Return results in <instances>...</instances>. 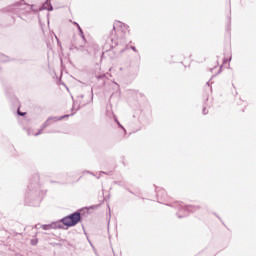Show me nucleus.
Listing matches in <instances>:
<instances>
[{
    "mask_svg": "<svg viewBox=\"0 0 256 256\" xmlns=\"http://www.w3.org/2000/svg\"><path fill=\"white\" fill-rule=\"evenodd\" d=\"M44 195L45 192L41 190V184H39V175L35 174L28 185L24 203L29 207H39Z\"/></svg>",
    "mask_w": 256,
    "mask_h": 256,
    "instance_id": "1",
    "label": "nucleus"
},
{
    "mask_svg": "<svg viewBox=\"0 0 256 256\" xmlns=\"http://www.w3.org/2000/svg\"><path fill=\"white\" fill-rule=\"evenodd\" d=\"M81 219V212L75 211L58 221L52 222L50 224H42L40 225V228L43 229V231H51V229H64V227L69 229V227H75V225L81 223Z\"/></svg>",
    "mask_w": 256,
    "mask_h": 256,
    "instance_id": "2",
    "label": "nucleus"
},
{
    "mask_svg": "<svg viewBox=\"0 0 256 256\" xmlns=\"http://www.w3.org/2000/svg\"><path fill=\"white\" fill-rule=\"evenodd\" d=\"M168 206L177 209L179 213H184H177L178 219H183L184 217H187L188 213H195V211H199V209H201V206L199 205H183V202H174L173 204H169Z\"/></svg>",
    "mask_w": 256,
    "mask_h": 256,
    "instance_id": "3",
    "label": "nucleus"
},
{
    "mask_svg": "<svg viewBox=\"0 0 256 256\" xmlns=\"http://www.w3.org/2000/svg\"><path fill=\"white\" fill-rule=\"evenodd\" d=\"M106 45H109L111 49L119 45V39H117V30L115 29V24L113 25V30L110 31L106 38Z\"/></svg>",
    "mask_w": 256,
    "mask_h": 256,
    "instance_id": "4",
    "label": "nucleus"
},
{
    "mask_svg": "<svg viewBox=\"0 0 256 256\" xmlns=\"http://www.w3.org/2000/svg\"><path fill=\"white\" fill-rule=\"evenodd\" d=\"M73 114H66L63 116H50L42 125V129H47V127H50L53 123H56V121H63V119L67 117H71Z\"/></svg>",
    "mask_w": 256,
    "mask_h": 256,
    "instance_id": "5",
    "label": "nucleus"
},
{
    "mask_svg": "<svg viewBox=\"0 0 256 256\" xmlns=\"http://www.w3.org/2000/svg\"><path fill=\"white\" fill-rule=\"evenodd\" d=\"M11 101H12L13 105L17 107V114L20 117H25L27 115V112L20 111L21 105L19 104V99H17V97H12Z\"/></svg>",
    "mask_w": 256,
    "mask_h": 256,
    "instance_id": "6",
    "label": "nucleus"
},
{
    "mask_svg": "<svg viewBox=\"0 0 256 256\" xmlns=\"http://www.w3.org/2000/svg\"><path fill=\"white\" fill-rule=\"evenodd\" d=\"M25 7H29V5L27 3H25L24 0H21V3H16L14 5V9H15L16 13H19V11L25 9Z\"/></svg>",
    "mask_w": 256,
    "mask_h": 256,
    "instance_id": "7",
    "label": "nucleus"
},
{
    "mask_svg": "<svg viewBox=\"0 0 256 256\" xmlns=\"http://www.w3.org/2000/svg\"><path fill=\"white\" fill-rule=\"evenodd\" d=\"M156 197H158V199H161V201H163V199L167 198V192L164 189H156Z\"/></svg>",
    "mask_w": 256,
    "mask_h": 256,
    "instance_id": "8",
    "label": "nucleus"
},
{
    "mask_svg": "<svg viewBox=\"0 0 256 256\" xmlns=\"http://www.w3.org/2000/svg\"><path fill=\"white\" fill-rule=\"evenodd\" d=\"M42 9H44L46 11H53V4H51V0H46L42 4Z\"/></svg>",
    "mask_w": 256,
    "mask_h": 256,
    "instance_id": "9",
    "label": "nucleus"
},
{
    "mask_svg": "<svg viewBox=\"0 0 256 256\" xmlns=\"http://www.w3.org/2000/svg\"><path fill=\"white\" fill-rule=\"evenodd\" d=\"M114 121L117 124L118 129H122L124 135H127V129H125V126L121 122H119V120L117 119V116H114Z\"/></svg>",
    "mask_w": 256,
    "mask_h": 256,
    "instance_id": "10",
    "label": "nucleus"
},
{
    "mask_svg": "<svg viewBox=\"0 0 256 256\" xmlns=\"http://www.w3.org/2000/svg\"><path fill=\"white\" fill-rule=\"evenodd\" d=\"M113 184H114V185H118L119 187H123L124 189H126V188H127V184H126V182H125V181H123V180H120V181H114V182H113Z\"/></svg>",
    "mask_w": 256,
    "mask_h": 256,
    "instance_id": "11",
    "label": "nucleus"
},
{
    "mask_svg": "<svg viewBox=\"0 0 256 256\" xmlns=\"http://www.w3.org/2000/svg\"><path fill=\"white\" fill-rule=\"evenodd\" d=\"M7 62H9V57L0 53V63H7Z\"/></svg>",
    "mask_w": 256,
    "mask_h": 256,
    "instance_id": "12",
    "label": "nucleus"
},
{
    "mask_svg": "<svg viewBox=\"0 0 256 256\" xmlns=\"http://www.w3.org/2000/svg\"><path fill=\"white\" fill-rule=\"evenodd\" d=\"M96 78L98 79V81H103V83H105V79H107V74L97 75Z\"/></svg>",
    "mask_w": 256,
    "mask_h": 256,
    "instance_id": "13",
    "label": "nucleus"
},
{
    "mask_svg": "<svg viewBox=\"0 0 256 256\" xmlns=\"http://www.w3.org/2000/svg\"><path fill=\"white\" fill-rule=\"evenodd\" d=\"M78 32H79L81 39H83V41H86L85 34L83 33V29L81 28V26H78Z\"/></svg>",
    "mask_w": 256,
    "mask_h": 256,
    "instance_id": "14",
    "label": "nucleus"
},
{
    "mask_svg": "<svg viewBox=\"0 0 256 256\" xmlns=\"http://www.w3.org/2000/svg\"><path fill=\"white\" fill-rule=\"evenodd\" d=\"M38 243H39V239H38V238H35V239H32V240H31V245H32L33 247L37 246Z\"/></svg>",
    "mask_w": 256,
    "mask_h": 256,
    "instance_id": "15",
    "label": "nucleus"
},
{
    "mask_svg": "<svg viewBox=\"0 0 256 256\" xmlns=\"http://www.w3.org/2000/svg\"><path fill=\"white\" fill-rule=\"evenodd\" d=\"M202 113H203V115H207V113H209V112L207 111V102L204 103V107H203V109H202Z\"/></svg>",
    "mask_w": 256,
    "mask_h": 256,
    "instance_id": "16",
    "label": "nucleus"
},
{
    "mask_svg": "<svg viewBox=\"0 0 256 256\" xmlns=\"http://www.w3.org/2000/svg\"><path fill=\"white\" fill-rule=\"evenodd\" d=\"M45 129L42 127L38 130V132L35 134V137H38V135H41Z\"/></svg>",
    "mask_w": 256,
    "mask_h": 256,
    "instance_id": "17",
    "label": "nucleus"
},
{
    "mask_svg": "<svg viewBox=\"0 0 256 256\" xmlns=\"http://www.w3.org/2000/svg\"><path fill=\"white\" fill-rule=\"evenodd\" d=\"M229 61H231V58H224L223 59V65H225V63H229Z\"/></svg>",
    "mask_w": 256,
    "mask_h": 256,
    "instance_id": "18",
    "label": "nucleus"
},
{
    "mask_svg": "<svg viewBox=\"0 0 256 256\" xmlns=\"http://www.w3.org/2000/svg\"><path fill=\"white\" fill-rule=\"evenodd\" d=\"M222 71H223V65H221V66H220V68H219V70H218V72H217V74H216V75L221 74V73H222Z\"/></svg>",
    "mask_w": 256,
    "mask_h": 256,
    "instance_id": "19",
    "label": "nucleus"
},
{
    "mask_svg": "<svg viewBox=\"0 0 256 256\" xmlns=\"http://www.w3.org/2000/svg\"><path fill=\"white\" fill-rule=\"evenodd\" d=\"M127 191H128V193H131V195H136L137 196V194H135V192H133L131 189H129V188H125Z\"/></svg>",
    "mask_w": 256,
    "mask_h": 256,
    "instance_id": "20",
    "label": "nucleus"
},
{
    "mask_svg": "<svg viewBox=\"0 0 256 256\" xmlns=\"http://www.w3.org/2000/svg\"><path fill=\"white\" fill-rule=\"evenodd\" d=\"M127 191H128V193H131V195H136L137 196V194H135V192H133L131 189H129V188H125Z\"/></svg>",
    "mask_w": 256,
    "mask_h": 256,
    "instance_id": "21",
    "label": "nucleus"
},
{
    "mask_svg": "<svg viewBox=\"0 0 256 256\" xmlns=\"http://www.w3.org/2000/svg\"><path fill=\"white\" fill-rule=\"evenodd\" d=\"M130 49H132V51H134V53H137V47L131 46Z\"/></svg>",
    "mask_w": 256,
    "mask_h": 256,
    "instance_id": "22",
    "label": "nucleus"
},
{
    "mask_svg": "<svg viewBox=\"0 0 256 256\" xmlns=\"http://www.w3.org/2000/svg\"><path fill=\"white\" fill-rule=\"evenodd\" d=\"M84 173H88L89 175L95 176V174L93 172L89 171V170H85Z\"/></svg>",
    "mask_w": 256,
    "mask_h": 256,
    "instance_id": "23",
    "label": "nucleus"
},
{
    "mask_svg": "<svg viewBox=\"0 0 256 256\" xmlns=\"http://www.w3.org/2000/svg\"><path fill=\"white\" fill-rule=\"evenodd\" d=\"M72 23L77 27V29H79V27H81V25H79V23H77L75 21H73Z\"/></svg>",
    "mask_w": 256,
    "mask_h": 256,
    "instance_id": "24",
    "label": "nucleus"
},
{
    "mask_svg": "<svg viewBox=\"0 0 256 256\" xmlns=\"http://www.w3.org/2000/svg\"><path fill=\"white\" fill-rule=\"evenodd\" d=\"M70 49H77V50H78L79 48H78L77 46H75V45L72 44L71 47H70Z\"/></svg>",
    "mask_w": 256,
    "mask_h": 256,
    "instance_id": "25",
    "label": "nucleus"
},
{
    "mask_svg": "<svg viewBox=\"0 0 256 256\" xmlns=\"http://www.w3.org/2000/svg\"><path fill=\"white\" fill-rule=\"evenodd\" d=\"M91 102H93V88H91Z\"/></svg>",
    "mask_w": 256,
    "mask_h": 256,
    "instance_id": "26",
    "label": "nucleus"
},
{
    "mask_svg": "<svg viewBox=\"0 0 256 256\" xmlns=\"http://www.w3.org/2000/svg\"><path fill=\"white\" fill-rule=\"evenodd\" d=\"M100 173H101L102 175H109V173H111V172L108 173V172H105V171H101Z\"/></svg>",
    "mask_w": 256,
    "mask_h": 256,
    "instance_id": "27",
    "label": "nucleus"
},
{
    "mask_svg": "<svg viewBox=\"0 0 256 256\" xmlns=\"http://www.w3.org/2000/svg\"><path fill=\"white\" fill-rule=\"evenodd\" d=\"M39 225H41V224H36L35 229H39Z\"/></svg>",
    "mask_w": 256,
    "mask_h": 256,
    "instance_id": "28",
    "label": "nucleus"
},
{
    "mask_svg": "<svg viewBox=\"0 0 256 256\" xmlns=\"http://www.w3.org/2000/svg\"><path fill=\"white\" fill-rule=\"evenodd\" d=\"M119 25H120V27H123V23H121V22H117Z\"/></svg>",
    "mask_w": 256,
    "mask_h": 256,
    "instance_id": "29",
    "label": "nucleus"
},
{
    "mask_svg": "<svg viewBox=\"0 0 256 256\" xmlns=\"http://www.w3.org/2000/svg\"><path fill=\"white\" fill-rule=\"evenodd\" d=\"M125 52V48L124 49H122V50H120V53H124Z\"/></svg>",
    "mask_w": 256,
    "mask_h": 256,
    "instance_id": "30",
    "label": "nucleus"
},
{
    "mask_svg": "<svg viewBox=\"0 0 256 256\" xmlns=\"http://www.w3.org/2000/svg\"><path fill=\"white\" fill-rule=\"evenodd\" d=\"M83 97H85V95H83V94H82V95H80V99H83Z\"/></svg>",
    "mask_w": 256,
    "mask_h": 256,
    "instance_id": "31",
    "label": "nucleus"
},
{
    "mask_svg": "<svg viewBox=\"0 0 256 256\" xmlns=\"http://www.w3.org/2000/svg\"><path fill=\"white\" fill-rule=\"evenodd\" d=\"M214 215H216V217H218L219 219H221V217H220V216H218V215H217V213H214Z\"/></svg>",
    "mask_w": 256,
    "mask_h": 256,
    "instance_id": "32",
    "label": "nucleus"
},
{
    "mask_svg": "<svg viewBox=\"0 0 256 256\" xmlns=\"http://www.w3.org/2000/svg\"><path fill=\"white\" fill-rule=\"evenodd\" d=\"M232 87L235 89V85L234 84H232Z\"/></svg>",
    "mask_w": 256,
    "mask_h": 256,
    "instance_id": "33",
    "label": "nucleus"
},
{
    "mask_svg": "<svg viewBox=\"0 0 256 256\" xmlns=\"http://www.w3.org/2000/svg\"><path fill=\"white\" fill-rule=\"evenodd\" d=\"M206 85H209V81L206 83Z\"/></svg>",
    "mask_w": 256,
    "mask_h": 256,
    "instance_id": "34",
    "label": "nucleus"
}]
</instances>
